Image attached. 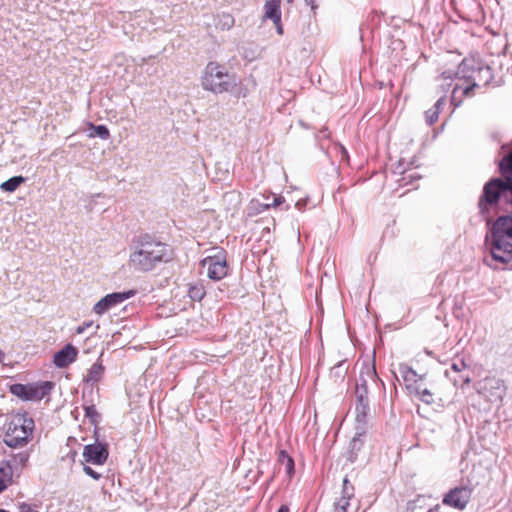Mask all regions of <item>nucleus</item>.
<instances>
[{
	"label": "nucleus",
	"instance_id": "a211bd4d",
	"mask_svg": "<svg viewBox=\"0 0 512 512\" xmlns=\"http://www.w3.org/2000/svg\"><path fill=\"white\" fill-rule=\"evenodd\" d=\"M12 467L9 463H0V493L7 488L12 481Z\"/></svg>",
	"mask_w": 512,
	"mask_h": 512
},
{
	"label": "nucleus",
	"instance_id": "bb28decb",
	"mask_svg": "<svg viewBox=\"0 0 512 512\" xmlns=\"http://www.w3.org/2000/svg\"><path fill=\"white\" fill-rule=\"evenodd\" d=\"M349 505H350V500H348L347 498L341 497L335 503V511L336 512H346Z\"/></svg>",
	"mask_w": 512,
	"mask_h": 512
},
{
	"label": "nucleus",
	"instance_id": "1a4fd4ad",
	"mask_svg": "<svg viewBox=\"0 0 512 512\" xmlns=\"http://www.w3.org/2000/svg\"><path fill=\"white\" fill-rule=\"evenodd\" d=\"M201 267L206 270V274L210 279H223L228 274L226 252L219 249L214 255L205 257L201 261Z\"/></svg>",
	"mask_w": 512,
	"mask_h": 512
},
{
	"label": "nucleus",
	"instance_id": "6e6552de",
	"mask_svg": "<svg viewBox=\"0 0 512 512\" xmlns=\"http://www.w3.org/2000/svg\"><path fill=\"white\" fill-rule=\"evenodd\" d=\"M54 388L51 381H41L30 384H12L9 391L23 401H40L48 396Z\"/></svg>",
	"mask_w": 512,
	"mask_h": 512
},
{
	"label": "nucleus",
	"instance_id": "4be33fe9",
	"mask_svg": "<svg viewBox=\"0 0 512 512\" xmlns=\"http://www.w3.org/2000/svg\"><path fill=\"white\" fill-rule=\"evenodd\" d=\"M205 294H206L205 288L201 283L192 284V285H190V287L188 289V296L193 301L202 300L203 297L205 296Z\"/></svg>",
	"mask_w": 512,
	"mask_h": 512
},
{
	"label": "nucleus",
	"instance_id": "c85d7f7f",
	"mask_svg": "<svg viewBox=\"0 0 512 512\" xmlns=\"http://www.w3.org/2000/svg\"><path fill=\"white\" fill-rule=\"evenodd\" d=\"M284 201H285V200H284V197H282V196H276V197H274V199H273V202H272V203H266V204H263V209H264V210H267V209H269V208H271V207H277V206L281 205L282 203H284Z\"/></svg>",
	"mask_w": 512,
	"mask_h": 512
},
{
	"label": "nucleus",
	"instance_id": "f03ea898",
	"mask_svg": "<svg viewBox=\"0 0 512 512\" xmlns=\"http://www.w3.org/2000/svg\"><path fill=\"white\" fill-rule=\"evenodd\" d=\"M170 259L171 250L167 244L144 236L132 248L128 263L135 271L149 272Z\"/></svg>",
	"mask_w": 512,
	"mask_h": 512
},
{
	"label": "nucleus",
	"instance_id": "4468645a",
	"mask_svg": "<svg viewBox=\"0 0 512 512\" xmlns=\"http://www.w3.org/2000/svg\"><path fill=\"white\" fill-rule=\"evenodd\" d=\"M77 355L78 350L72 344H67L54 354L53 363L57 368H65L76 360Z\"/></svg>",
	"mask_w": 512,
	"mask_h": 512
},
{
	"label": "nucleus",
	"instance_id": "cd10ccee",
	"mask_svg": "<svg viewBox=\"0 0 512 512\" xmlns=\"http://www.w3.org/2000/svg\"><path fill=\"white\" fill-rule=\"evenodd\" d=\"M83 471L85 472L86 475L90 476L94 480H99L102 477L101 473H98L89 465H84Z\"/></svg>",
	"mask_w": 512,
	"mask_h": 512
},
{
	"label": "nucleus",
	"instance_id": "c9c22d12",
	"mask_svg": "<svg viewBox=\"0 0 512 512\" xmlns=\"http://www.w3.org/2000/svg\"><path fill=\"white\" fill-rule=\"evenodd\" d=\"M305 2L307 5H310V7L313 11H315V9L317 8V5L315 4V0H305Z\"/></svg>",
	"mask_w": 512,
	"mask_h": 512
},
{
	"label": "nucleus",
	"instance_id": "2f4dec72",
	"mask_svg": "<svg viewBox=\"0 0 512 512\" xmlns=\"http://www.w3.org/2000/svg\"><path fill=\"white\" fill-rule=\"evenodd\" d=\"M459 381H462L463 384H469L471 382V378L468 375L462 374L459 376V379H454V384L457 385Z\"/></svg>",
	"mask_w": 512,
	"mask_h": 512
},
{
	"label": "nucleus",
	"instance_id": "ea45409f",
	"mask_svg": "<svg viewBox=\"0 0 512 512\" xmlns=\"http://www.w3.org/2000/svg\"><path fill=\"white\" fill-rule=\"evenodd\" d=\"M341 151H342V153H343L344 155H347V151L345 150V148H344V147H341Z\"/></svg>",
	"mask_w": 512,
	"mask_h": 512
},
{
	"label": "nucleus",
	"instance_id": "2eb2a0df",
	"mask_svg": "<svg viewBox=\"0 0 512 512\" xmlns=\"http://www.w3.org/2000/svg\"><path fill=\"white\" fill-rule=\"evenodd\" d=\"M280 0H266L264 5V18L270 19L274 23L278 34H283V28L281 24V10Z\"/></svg>",
	"mask_w": 512,
	"mask_h": 512
},
{
	"label": "nucleus",
	"instance_id": "9b49d317",
	"mask_svg": "<svg viewBox=\"0 0 512 512\" xmlns=\"http://www.w3.org/2000/svg\"><path fill=\"white\" fill-rule=\"evenodd\" d=\"M472 488L468 485L456 486L443 497V504L458 510H463L470 501Z\"/></svg>",
	"mask_w": 512,
	"mask_h": 512
},
{
	"label": "nucleus",
	"instance_id": "0eeeda50",
	"mask_svg": "<svg viewBox=\"0 0 512 512\" xmlns=\"http://www.w3.org/2000/svg\"><path fill=\"white\" fill-rule=\"evenodd\" d=\"M398 372L411 395L417 397L425 404L434 403L433 392L421 383L425 375H419L414 369L403 363L399 365Z\"/></svg>",
	"mask_w": 512,
	"mask_h": 512
},
{
	"label": "nucleus",
	"instance_id": "79ce46f5",
	"mask_svg": "<svg viewBox=\"0 0 512 512\" xmlns=\"http://www.w3.org/2000/svg\"><path fill=\"white\" fill-rule=\"evenodd\" d=\"M0 512H6V511H4V510H0Z\"/></svg>",
	"mask_w": 512,
	"mask_h": 512
},
{
	"label": "nucleus",
	"instance_id": "4c0bfd02",
	"mask_svg": "<svg viewBox=\"0 0 512 512\" xmlns=\"http://www.w3.org/2000/svg\"><path fill=\"white\" fill-rule=\"evenodd\" d=\"M277 512H289V508L286 505H282Z\"/></svg>",
	"mask_w": 512,
	"mask_h": 512
},
{
	"label": "nucleus",
	"instance_id": "b1692460",
	"mask_svg": "<svg viewBox=\"0 0 512 512\" xmlns=\"http://www.w3.org/2000/svg\"><path fill=\"white\" fill-rule=\"evenodd\" d=\"M91 128L94 130V132L90 134V137L98 136L101 139L106 140L110 136L109 130L105 125H91Z\"/></svg>",
	"mask_w": 512,
	"mask_h": 512
},
{
	"label": "nucleus",
	"instance_id": "7ed1b4c3",
	"mask_svg": "<svg viewBox=\"0 0 512 512\" xmlns=\"http://www.w3.org/2000/svg\"><path fill=\"white\" fill-rule=\"evenodd\" d=\"M487 242L492 260L507 263L512 260V217L501 216L493 224Z\"/></svg>",
	"mask_w": 512,
	"mask_h": 512
},
{
	"label": "nucleus",
	"instance_id": "f257e3e1",
	"mask_svg": "<svg viewBox=\"0 0 512 512\" xmlns=\"http://www.w3.org/2000/svg\"><path fill=\"white\" fill-rule=\"evenodd\" d=\"M443 80H451L454 86L451 94V105L459 107L466 97L474 95V89L486 86L493 78L491 68L482 60L465 58L458 66L456 72L444 71Z\"/></svg>",
	"mask_w": 512,
	"mask_h": 512
},
{
	"label": "nucleus",
	"instance_id": "9d476101",
	"mask_svg": "<svg viewBox=\"0 0 512 512\" xmlns=\"http://www.w3.org/2000/svg\"><path fill=\"white\" fill-rule=\"evenodd\" d=\"M477 389L491 403L502 401L506 392L504 382L495 377H486L478 382Z\"/></svg>",
	"mask_w": 512,
	"mask_h": 512
},
{
	"label": "nucleus",
	"instance_id": "72a5a7b5",
	"mask_svg": "<svg viewBox=\"0 0 512 512\" xmlns=\"http://www.w3.org/2000/svg\"><path fill=\"white\" fill-rule=\"evenodd\" d=\"M20 512H38V511L28 504H23L20 506Z\"/></svg>",
	"mask_w": 512,
	"mask_h": 512
},
{
	"label": "nucleus",
	"instance_id": "6ab92c4d",
	"mask_svg": "<svg viewBox=\"0 0 512 512\" xmlns=\"http://www.w3.org/2000/svg\"><path fill=\"white\" fill-rule=\"evenodd\" d=\"M444 104H445V97L442 96L437 100V102L435 103V105L432 109L426 111L425 118H426V122L429 125L434 124L438 120L440 111H441L442 107L444 106Z\"/></svg>",
	"mask_w": 512,
	"mask_h": 512
},
{
	"label": "nucleus",
	"instance_id": "473e14b6",
	"mask_svg": "<svg viewBox=\"0 0 512 512\" xmlns=\"http://www.w3.org/2000/svg\"><path fill=\"white\" fill-rule=\"evenodd\" d=\"M396 172L400 174H407L408 170L404 167L403 162L399 161L396 167Z\"/></svg>",
	"mask_w": 512,
	"mask_h": 512
},
{
	"label": "nucleus",
	"instance_id": "f704fd0d",
	"mask_svg": "<svg viewBox=\"0 0 512 512\" xmlns=\"http://www.w3.org/2000/svg\"><path fill=\"white\" fill-rule=\"evenodd\" d=\"M419 175H417L415 172L408 173L406 176L403 177V180H412V179H418Z\"/></svg>",
	"mask_w": 512,
	"mask_h": 512
},
{
	"label": "nucleus",
	"instance_id": "aec40b11",
	"mask_svg": "<svg viewBox=\"0 0 512 512\" xmlns=\"http://www.w3.org/2000/svg\"><path fill=\"white\" fill-rule=\"evenodd\" d=\"M234 25V18L229 13H221L217 16L216 27L221 30H229Z\"/></svg>",
	"mask_w": 512,
	"mask_h": 512
},
{
	"label": "nucleus",
	"instance_id": "f3484780",
	"mask_svg": "<svg viewBox=\"0 0 512 512\" xmlns=\"http://www.w3.org/2000/svg\"><path fill=\"white\" fill-rule=\"evenodd\" d=\"M278 463L280 468H284L287 476L291 478L295 472L294 460L287 454L286 451L281 450L278 455Z\"/></svg>",
	"mask_w": 512,
	"mask_h": 512
},
{
	"label": "nucleus",
	"instance_id": "39448f33",
	"mask_svg": "<svg viewBox=\"0 0 512 512\" xmlns=\"http://www.w3.org/2000/svg\"><path fill=\"white\" fill-rule=\"evenodd\" d=\"M239 84L235 74H229L224 66L209 62L201 77V86L204 90L215 94L232 91Z\"/></svg>",
	"mask_w": 512,
	"mask_h": 512
},
{
	"label": "nucleus",
	"instance_id": "c756f323",
	"mask_svg": "<svg viewBox=\"0 0 512 512\" xmlns=\"http://www.w3.org/2000/svg\"><path fill=\"white\" fill-rule=\"evenodd\" d=\"M467 365L464 360H459L457 362H453L451 365V369L454 372L461 373L466 369Z\"/></svg>",
	"mask_w": 512,
	"mask_h": 512
},
{
	"label": "nucleus",
	"instance_id": "ddd939ff",
	"mask_svg": "<svg viewBox=\"0 0 512 512\" xmlns=\"http://www.w3.org/2000/svg\"><path fill=\"white\" fill-rule=\"evenodd\" d=\"M108 455L109 452L107 445L99 442L86 445L83 450V457L85 461L94 465H103L106 462Z\"/></svg>",
	"mask_w": 512,
	"mask_h": 512
},
{
	"label": "nucleus",
	"instance_id": "7c9ffc66",
	"mask_svg": "<svg viewBox=\"0 0 512 512\" xmlns=\"http://www.w3.org/2000/svg\"><path fill=\"white\" fill-rule=\"evenodd\" d=\"M93 326V321H87V322H84L82 325H79L77 328H76V333L77 334H82L84 333L88 328L92 327Z\"/></svg>",
	"mask_w": 512,
	"mask_h": 512
},
{
	"label": "nucleus",
	"instance_id": "20e7f679",
	"mask_svg": "<svg viewBox=\"0 0 512 512\" xmlns=\"http://www.w3.org/2000/svg\"><path fill=\"white\" fill-rule=\"evenodd\" d=\"M34 429V420L26 412L14 413L5 424L3 441L12 448L24 447L32 439Z\"/></svg>",
	"mask_w": 512,
	"mask_h": 512
},
{
	"label": "nucleus",
	"instance_id": "58836bf2",
	"mask_svg": "<svg viewBox=\"0 0 512 512\" xmlns=\"http://www.w3.org/2000/svg\"><path fill=\"white\" fill-rule=\"evenodd\" d=\"M4 359V353L0 350V363L3 361Z\"/></svg>",
	"mask_w": 512,
	"mask_h": 512
},
{
	"label": "nucleus",
	"instance_id": "f8f14e48",
	"mask_svg": "<svg viewBox=\"0 0 512 512\" xmlns=\"http://www.w3.org/2000/svg\"><path fill=\"white\" fill-rule=\"evenodd\" d=\"M134 294L135 292L133 290L107 294L106 296L101 298L97 303H95V305L93 306V312L101 316L110 309L118 306L125 300L131 298L132 296H134Z\"/></svg>",
	"mask_w": 512,
	"mask_h": 512
},
{
	"label": "nucleus",
	"instance_id": "393cba45",
	"mask_svg": "<svg viewBox=\"0 0 512 512\" xmlns=\"http://www.w3.org/2000/svg\"><path fill=\"white\" fill-rule=\"evenodd\" d=\"M85 415L91 419L93 423H96L99 419V414L94 405L84 406Z\"/></svg>",
	"mask_w": 512,
	"mask_h": 512
},
{
	"label": "nucleus",
	"instance_id": "5701e85b",
	"mask_svg": "<svg viewBox=\"0 0 512 512\" xmlns=\"http://www.w3.org/2000/svg\"><path fill=\"white\" fill-rule=\"evenodd\" d=\"M30 454L28 451H21L12 456V463L19 468H23L26 466L29 460Z\"/></svg>",
	"mask_w": 512,
	"mask_h": 512
},
{
	"label": "nucleus",
	"instance_id": "412c9836",
	"mask_svg": "<svg viewBox=\"0 0 512 512\" xmlns=\"http://www.w3.org/2000/svg\"><path fill=\"white\" fill-rule=\"evenodd\" d=\"M25 181L22 176H15L0 185V188L6 192H14Z\"/></svg>",
	"mask_w": 512,
	"mask_h": 512
},
{
	"label": "nucleus",
	"instance_id": "a19ab883",
	"mask_svg": "<svg viewBox=\"0 0 512 512\" xmlns=\"http://www.w3.org/2000/svg\"><path fill=\"white\" fill-rule=\"evenodd\" d=\"M300 205H301V203H300V201H298V202L296 203V206L298 207V209H300V208H301V207H300Z\"/></svg>",
	"mask_w": 512,
	"mask_h": 512
},
{
	"label": "nucleus",
	"instance_id": "a878e982",
	"mask_svg": "<svg viewBox=\"0 0 512 512\" xmlns=\"http://www.w3.org/2000/svg\"><path fill=\"white\" fill-rule=\"evenodd\" d=\"M353 487L352 486H348V479L347 478H344L343 480V489H342V496L343 498H347L348 500H350L352 497H353Z\"/></svg>",
	"mask_w": 512,
	"mask_h": 512
},
{
	"label": "nucleus",
	"instance_id": "dca6fc26",
	"mask_svg": "<svg viewBox=\"0 0 512 512\" xmlns=\"http://www.w3.org/2000/svg\"><path fill=\"white\" fill-rule=\"evenodd\" d=\"M104 374V366L100 362H95L88 370L85 376V382L92 385L98 383Z\"/></svg>",
	"mask_w": 512,
	"mask_h": 512
},
{
	"label": "nucleus",
	"instance_id": "423d86ee",
	"mask_svg": "<svg viewBox=\"0 0 512 512\" xmlns=\"http://www.w3.org/2000/svg\"><path fill=\"white\" fill-rule=\"evenodd\" d=\"M377 373L374 364L367 363L363 365L360 371V377L356 384L355 396H356V419L359 422L365 420L369 413V399H368V388L367 382H375Z\"/></svg>",
	"mask_w": 512,
	"mask_h": 512
},
{
	"label": "nucleus",
	"instance_id": "e433bc0d",
	"mask_svg": "<svg viewBox=\"0 0 512 512\" xmlns=\"http://www.w3.org/2000/svg\"><path fill=\"white\" fill-rule=\"evenodd\" d=\"M361 440H360V436L359 437H354L351 441V444L353 445V448H355L357 446L358 443H360Z\"/></svg>",
	"mask_w": 512,
	"mask_h": 512
}]
</instances>
